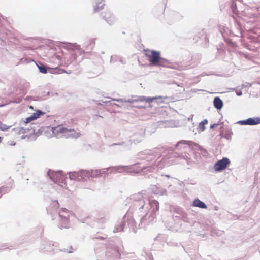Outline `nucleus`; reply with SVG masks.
<instances>
[{
	"mask_svg": "<svg viewBox=\"0 0 260 260\" xmlns=\"http://www.w3.org/2000/svg\"><path fill=\"white\" fill-rule=\"evenodd\" d=\"M144 51L145 56L147 57L151 65H161L164 59L160 57V52L150 49H145Z\"/></svg>",
	"mask_w": 260,
	"mask_h": 260,
	"instance_id": "1",
	"label": "nucleus"
},
{
	"mask_svg": "<svg viewBox=\"0 0 260 260\" xmlns=\"http://www.w3.org/2000/svg\"><path fill=\"white\" fill-rule=\"evenodd\" d=\"M71 214V212L66 208H61L60 210L59 215L61 218V228H68L69 227V217Z\"/></svg>",
	"mask_w": 260,
	"mask_h": 260,
	"instance_id": "2",
	"label": "nucleus"
},
{
	"mask_svg": "<svg viewBox=\"0 0 260 260\" xmlns=\"http://www.w3.org/2000/svg\"><path fill=\"white\" fill-rule=\"evenodd\" d=\"M230 160L226 157H223L221 160H218L214 165V169L216 171H220L224 170L230 164Z\"/></svg>",
	"mask_w": 260,
	"mask_h": 260,
	"instance_id": "3",
	"label": "nucleus"
},
{
	"mask_svg": "<svg viewBox=\"0 0 260 260\" xmlns=\"http://www.w3.org/2000/svg\"><path fill=\"white\" fill-rule=\"evenodd\" d=\"M50 178L54 182L56 183H62L65 179L62 171L52 172Z\"/></svg>",
	"mask_w": 260,
	"mask_h": 260,
	"instance_id": "4",
	"label": "nucleus"
},
{
	"mask_svg": "<svg viewBox=\"0 0 260 260\" xmlns=\"http://www.w3.org/2000/svg\"><path fill=\"white\" fill-rule=\"evenodd\" d=\"M45 114V113L41 110H37L35 113H34L30 117H28L25 119V122L26 123H30L32 121H34L39 117Z\"/></svg>",
	"mask_w": 260,
	"mask_h": 260,
	"instance_id": "5",
	"label": "nucleus"
},
{
	"mask_svg": "<svg viewBox=\"0 0 260 260\" xmlns=\"http://www.w3.org/2000/svg\"><path fill=\"white\" fill-rule=\"evenodd\" d=\"M102 17L108 22L111 23L114 20V16L109 11H106L102 13Z\"/></svg>",
	"mask_w": 260,
	"mask_h": 260,
	"instance_id": "6",
	"label": "nucleus"
},
{
	"mask_svg": "<svg viewBox=\"0 0 260 260\" xmlns=\"http://www.w3.org/2000/svg\"><path fill=\"white\" fill-rule=\"evenodd\" d=\"M68 129L61 125H59L54 127L53 130V133L56 135H58L59 134H62L66 135L67 134V133H68Z\"/></svg>",
	"mask_w": 260,
	"mask_h": 260,
	"instance_id": "7",
	"label": "nucleus"
},
{
	"mask_svg": "<svg viewBox=\"0 0 260 260\" xmlns=\"http://www.w3.org/2000/svg\"><path fill=\"white\" fill-rule=\"evenodd\" d=\"M192 206L194 207H197L202 209L207 208V205L203 202L200 201L198 199H196L194 200L192 203Z\"/></svg>",
	"mask_w": 260,
	"mask_h": 260,
	"instance_id": "8",
	"label": "nucleus"
},
{
	"mask_svg": "<svg viewBox=\"0 0 260 260\" xmlns=\"http://www.w3.org/2000/svg\"><path fill=\"white\" fill-rule=\"evenodd\" d=\"M213 104L214 107L217 109H221L223 106V102L219 97H215L214 99Z\"/></svg>",
	"mask_w": 260,
	"mask_h": 260,
	"instance_id": "9",
	"label": "nucleus"
},
{
	"mask_svg": "<svg viewBox=\"0 0 260 260\" xmlns=\"http://www.w3.org/2000/svg\"><path fill=\"white\" fill-rule=\"evenodd\" d=\"M67 135L68 136L71 137L72 138H78L80 136L79 132H76L74 129H68V132L67 133Z\"/></svg>",
	"mask_w": 260,
	"mask_h": 260,
	"instance_id": "10",
	"label": "nucleus"
},
{
	"mask_svg": "<svg viewBox=\"0 0 260 260\" xmlns=\"http://www.w3.org/2000/svg\"><path fill=\"white\" fill-rule=\"evenodd\" d=\"M81 176L80 172H72L69 174V177L71 180H80L79 177Z\"/></svg>",
	"mask_w": 260,
	"mask_h": 260,
	"instance_id": "11",
	"label": "nucleus"
},
{
	"mask_svg": "<svg viewBox=\"0 0 260 260\" xmlns=\"http://www.w3.org/2000/svg\"><path fill=\"white\" fill-rule=\"evenodd\" d=\"M246 123H247V125H254L259 123V122L257 119L248 118L246 120Z\"/></svg>",
	"mask_w": 260,
	"mask_h": 260,
	"instance_id": "12",
	"label": "nucleus"
},
{
	"mask_svg": "<svg viewBox=\"0 0 260 260\" xmlns=\"http://www.w3.org/2000/svg\"><path fill=\"white\" fill-rule=\"evenodd\" d=\"M208 122L207 119H204L199 123V129L200 131H204L205 129V125L208 124Z\"/></svg>",
	"mask_w": 260,
	"mask_h": 260,
	"instance_id": "13",
	"label": "nucleus"
},
{
	"mask_svg": "<svg viewBox=\"0 0 260 260\" xmlns=\"http://www.w3.org/2000/svg\"><path fill=\"white\" fill-rule=\"evenodd\" d=\"M105 6V4L103 3L102 1L99 3L96 6L94 7V12H98L102 9L104 8V6Z\"/></svg>",
	"mask_w": 260,
	"mask_h": 260,
	"instance_id": "14",
	"label": "nucleus"
},
{
	"mask_svg": "<svg viewBox=\"0 0 260 260\" xmlns=\"http://www.w3.org/2000/svg\"><path fill=\"white\" fill-rule=\"evenodd\" d=\"M150 204L152 207H155V211L159 210V203L156 200H152L150 202Z\"/></svg>",
	"mask_w": 260,
	"mask_h": 260,
	"instance_id": "15",
	"label": "nucleus"
},
{
	"mask_svg": "<svg viewBox=\"0 0 260 260\" xmlns=\"http://www.w3.org/2000/svg\"><path fill=\"white\" fill-rule=\"evenodd\" d=\"M10 126H8L2 122H0V129L3 131H6L9 129Z\"/></svg>",
	"mask_w": 260,
	"mask_h": 260,
	"instance_id": "16",
	"label": "nucleus"
},
{
	"mask_svg": "<svg viewBox=\"0 0 260 260\" xmlns=\"http://www.w3.org/2000/svg\"><path fill=\"white\" fill-rule=\"evenodd\" d=\"M143 99L141 100L142 101H145L148 103L152 102L154 99H156V98H145L143 97Z\"/></svg>",
	"mask_w": 260,
	"mask_h": 260,
	"instance_id": "17",
	"label": "nucleus"
},
{
	"mask_svg": "<svg viewBox=\"0 0 260 260\" xmlns=\"http://www.w3.org/2000/svg\"><path fill=\"white\" fill-rule=\"evenodd\" d=\"M39 69L40 72L42 73L46 74L47 72V70L46 68H45V67H44V66H40V67H39Z\"/></svg>",
	"mask_w": 260,
	"mask_h": 260,
	"instance_id": "18",
	"label": "nucleus"
},
{
	"mask_svg": "<svg viewBox=\"0 0 260 260\" xmlns=\"http://www.w3.org/2000/svg\"><path fill=\"white\" fill-rule=\"evenodd\" d=\"M7 190V187L5 186H2L0 188V193H2L3 192H6Z\"/></svg>",
	"mask_w": 260,
	"mask_h": 260,
	"instance_id": "19",
	"label": "nucleus"
},
{
	"mask_svg": "<svg viewBox=\"0 0 260 260\" xmlns=\"http://www.w3.org/2000/svg\"><path fill=\"white\" fill-rule=\"evenodd\" d=\"M239 122L243 125H247V123H246V120L240 121Z\"/></svg>",
	"mask_w": 260,
	"mask_h": 260,
	"instance_id": "20",
	"label": "nucleus"
},
{
	"mask_svg": "<svg viewBox=\"0 0 260 260\" xmlns=\"http://www.w3.org/2000/svg\"><path fill=\"white\" fill-rule=\"evenodd\" d=\"M218 125V124H214L211 125L210 128H214V127L217 126Z\"/></svg>",
	"mask_w": 260,
	"mask_h": 260,
	"instance_id": "21",
	"label": "nucleus"
},
{
	"mask_svg": "<svg viewBox=\"0 0 260 260\" xmlns=\"http://www.w3.org/2000/svg\"><path fill=\"white\" fill-rule=\"evenodd\" d=\"M6 248V246L5 245H2L1 246V249H5Z\"/></svg>",
	"mask_w": 260,
	"mask_h": 260,
	"instance_id": "22",
	"label": "nucleus"
},
{
	"mask_svg": "<svg viewBox=\"0 0 260 260\" xmlns=\"http://www.w3.org/2000/svg\"><path fill=\"white\" fill-rule=\"evenodd\" d=\"M29 108L30 109H34V107H33V106H29Z\"/></svg>",
	"mask_w": 260,
	"mask_h": 260,
	"instance_id": "23",
	"label": "nucleus"
},
{
	"mask_svg": "<svg viewBox=\"0 0 260 260\" xmlns=\"http://www.w3.org/2000/svg\"><path fill=\"white\" fill-rule=\"evenodd\" d=\"M2 137H0V143H1L2 142Z\"/></svg>",
	"mask_w": 260,
	"mask_h": 260,
	"instance_id": "24",
	"label": "nucleus"
},
{
	"mask_svg": "<svg viewBox=\"0 0 260 260\" xmlns=\"http://www.w3.org/2000/svg\"><path fill=\"white\" fill-rule=\"evenodd\" d=\"M84 173V171H83L82 172H80V174H81L82 173Z\"/></svg>",
	"mask_w": 260,
	"mask_h": 260,
	"instance_id": "25",
	"label": "nucleus"
},
{
	"mask_svg": "<svg viewBox=\"0 0 260 260\" xmlns=\"http://www.w3.org/2000/svg\"><path fill=\"white\" fill-rule=\"evenodd\" d=\"M84 173V171H83L82 172H80V174H81L82 173Z\"/></svg>",
	"mask_w": 260,
	"mask_h": 260,
	"instance_id": "26",
	"label": "nucleus"
}]
</instances>
